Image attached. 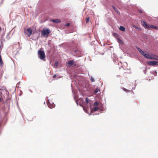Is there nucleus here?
Here are the masks:
<instances>
[{
	"label": "nucleus",
	"instance_id": "nucleus-1",
	"mask_svg": "<svg viewBox=\"0 0 158 158\" xmlns=\"http://www.w3.org/2000/svg\"><path fill=\"white\" fill-rule=\"evenodd\" d=\"M38 56L39 58L41 60H45V53L44 51L39 50L38 52Z\"/></svg>",
	"mask_w": 158,
	"mask_h": 158
},
{
	"label": "nucleus",
	"instance_id": "nucleus-2",
	"mask_svg": "<svg viewBox=\"0 0 158 158\" xmlns=\"http://www.w3.org/2000/svg\"><path fill=\"white\" fill-rule=\"evenodd\" d=\"M8 92L6 90H1L0 92V99L7 98Z\"/></svg>",
	"mask_w": 158,
	"mask_h": 158
},
{
	"label": "nucleus",
	"instance_id": "nucleus-3",
	"mask_svg": "<svg viewBox=\"0 0 158 158\" xmlns=\"http://www.w3.org/2000/svg\"><path fill=\"white\" fill-rule=\"evenodd\" d=\"M50 31L48 28L43 29L41 31V34L43 36H48Z\"/></svg>",
	"mask_w": 158,
	"mask_h": 158
},
{
	"label": "nucleus",
	"instance_id": "nucleus-4",
	"mask_svg": "<svg viewBox=\"0 0 158 158\" xmlns=\"http://www.w3.org/2000/svg\"><path fill=\"white\" fill-rule=\"evenodd\" d=\"M145 58L150 59H156L157 56L155 55L151 56L148 54H146L144 56Z\"/></svg>",
	"mask_w": 158,
	"mask_h": 158
},
{
	"label": "nucleus",
	"instance_id": "nucleus-5",
	"mask_svg": "<svg viewBox=\"0 0 158 158\" xmlns=\"http://www.w3.org/2000/svg\"><path fill=\"white\" fill-rule=\"evenodd\" d=\"M77 105H79L81 106H83L85 103L83 101V99H75Z\"/></svg>",
	"mask_w": 158,
	"mask_h": 158
},
{
	"label": "nucleus",
	"instance_id": "nucleus-6",
	"mask_svg": "<svg viewBox=\"0 0 158 158\" xmlns=\"http://www.w3.org/2000/svg\"><path fill=\"white\" fill-rule=\"evenodd\" d=\"M148 64L152 65H154L158 64V62L156 61H150L148 63Z\"/></svg>",
	"mask_w": 158,
	"mask_h": 158
},
{
	"label": "nucleus",
	"instance_id": "nucleus-7",
	"mask_svg": "<svg viewBox=\"0 0 158 158\" xmlns=\"http://www.w3.org/2000/svg\"><path fill=\"white\" fill-rule=\"evenodd\" d=\"M27 31L28 33H27V35H28V36H29L30 35H31V34L32 33V30L29 28L27 29Z\"/></svg>",
	"mask_w": 158,
	"mask_h": 158
},
{
	"label": "nucleus",
	"instance_id": "nucleus-8",
	"mask_svg": "<svg viewBox=\"0 0 158 158\" xmlns=\"http://www.w3.org/2000/svg\"><path fill=\"white\" fill-rule=\"evenodd\" d=\"M143 25L145 28L148 29H150V27L149 26L148 24L144 21H143Z\"/></svg>",
	"mask_w": 158,
	"mask_h": 158
},
{
	"label": "nucleus",
	"instance_id": "nucleus-9",
	"mask_svg": "<svg viewBox=\"0 0 158 158\" xmlns=\"http://www.w3.org/2000/svg\"><path fill=\"white\" fill-rule=\"evenodd\" d=\"M48 106L50 108H52L54 106V104L53 103L51 104L49 100L47 102Z\"/></svg>",
	"mask_w": 158,
	"mask_h": 158
},
{
	"label": "nucleus",
	"instance_id": "nucleus-10",
	"mask_svg": "<svg viewBox=\"0 0 158 158\" xmlns=\"http://www.w3.org/2000/svg\"><path fill=\"white\" fill-rule=\"evenodd\" d=\"M51 21L55 23H59L60 22V21L59 19H51Z\"/></svg>",
	"mask_w": 158,
	"mask_h": 158
},
{
	"label": "nucleus",
	"instance_id": "nucleus-11",
	"mask_svg": "<svg viewBox=\"0 0 158 158\" xmlns=\"http://www.w3.org/2000/svg\"><path fill=\"white\" fill-rule=\"evenodd\" d=\"M117 41L118 43L120 44H121L123 45V42L122 40L120 38H118L117 39Z\"/></svg>",
	"mask_w": 158,
	"mask_h": 158
},
{
	"label": "nucleus",
	"instance_id": "nucleus-12",
	"mask_svg": "<svg viewBox=\"0 0 158 158\" xmlns=\"http://www.w3.org/2000/svg\"><path fill=\"white\" fill-rule=\"evenodd\" d=\"M74 61L73 60H70L68 61V64L70 66L72 65L74 63Z\"/></svg>",
	"mask_w": 158,
	"mask_h": 158
},
{
	"label": "nucleus",
	"instance_id": "nucleus-13",
	"mask_svg": "<svg viewBox=\"0 0 158 158\" xmlns=\"http://www.w3.org/2000/svg\"><path fill=\"white\" fill-rule=\"evenodd\" d=\"M99 107L98 106H95L93 108L92 110L94 111H97Z\"/></svg>",
	"mask_w": 158,
	"mask_h": 158
},
{
	"label": "nucleus",
	"instance_id": "nucleus-14",
	"mask_svg": "<svg viewBox=\"0 0 158 158\" xmlns=\"http://www.w3.org/2000/svg\"><path fill=\"white\" fill-rule=\"evenodd\" d=\"M119 29L121 31H124L125 30V27L123 26H120L119 27Z\"/></svg>",
	"mask_w": 158,
	"mask_h": 158
},
{
	"label": "nucleus",
	"instance_id": "nucleus-15",
	"mask_svg": "<svg viewBox=\"0 0 158 158\" xmlns=\"http://www.w3.org/2000/svg\"><path fill=\"white\" fill-rule=\"evenodd\" d=\"M3 64V61L1 58V55H0V66H2Z\"/></svg>",
	"mask_w": 158,
	"mask_h": 158
},
{
	"label": "nucleus",
	"instance_id": "nucleus-16",
	"mask_svg": "<svg viewBox=\"0 0 158 158\" xmlns=\"http://www.w3.org/2000/svg\"><path fill=\"white\" fill-rule=\"evenodd\" d=\"M113 8L114 10L117 12V13H119V11H118V10H117V9L114 6H113Z\"/></svg>",
	"mask_w": 158,
	"mask_h": 158
},
{
	"label": "nucleus",
	"instance_id": "nucleus-17",
	"mask_svg": "<svg viewBox=\"0 0 158 158\" xmlns=\"http://www.w3.org/2000/svg\"><path fill=\"white\" fill-rule=\"evenodd\" d=\"M122 89H123V91H124L125 92H128L130 91V90L127 89H126L124 88H122Z\"/></svg>",
	"mask_w": 158,
	"mask_h": 158
},
{
	"label": "nucleus",
	"instance_id": "nucleus-18",
	"mask_svg": "<svg viewBox=\"0 0 158 158\" xmlns=\"http://www.w3.org/2000/svg\"><path fill=\"white\" fill-rule=\"evenodd\" d=\"M150 27H151V28L155 29H156L157 28V27L156 26L153 25H151Z\"/></svg>",
	"mask_w": 158,
	"mask_h": 158
},
{
	"label": "nucleus",
	"instance_id": "nucleus-19",
	"mask_svg": "<svg viewBox=\"0 0 158 158\" xmlns=\"http://www.w3.org/2000/svg\"><path fill=\"white\" fill-rule=\"evenodd\" d=\"M151 73H153V74L155 75V76H156L157 72L156 71H152V72H151Z\"/></svg>",
	"mask_w": 158,
	"mask_h": 158
},
{
	"label": "nucleus",
	"instance_id": "nucleus-20",
	"mask_svg": "<svg viewBox=\"0 0 158 158\" xmlns=\"http://www.w3.org/2000/svg\"><path fill=\"white\" fill-rule=\"evenodd\" d=\"M89 77L90 78V80L92 82H93L94 81V79L92 77Z\"/></svg>",
	"mask_w": 158,
	"mask_h": 158
},
{
	"label": "nucleus",
	"instance_id": "nucleus-21",
	"mask_svg": "<svg viewBox=\"0 0 158 158\" xmlns=\"http://www.w3.org/2000/svg\"><path fill=\"white\" fill-rule=\"evenodd\" d=\"M98 103L97 102H95L94 103V106H98Z\"/></svg>",
	"mask_w": 158,
	"mask_h": 158
},
{
	"label": "nucleus",
	"instance_id": "nucleus-22",
	"mask_svg": "<svg viewBox=\"0 0 158 158\" xmlns=\"http://www.w3.org/2000/svg\"><path fill=\"white\" fill-rule=\"evenodd\" d=\"M58 65V63L57 62H56L54 66L55 67H57Z\"/></svg>",
	"mask_w": 158,
	"mask_h": 158
},
{
	"label": "nucleus",
	"instance_id": "nucleus-23",
	"mask_svg": "<svg viewBox=\"0 0 158 158\" xmlns=\"http://www.w3.org/2000/svg\"><path fill=\"white\" fill-rule=\"evenodd\" d=\"M99 89L97 88L94 91V93H97L98 92Z\"/></svg>",
	"mask_w": 158,
	"mask_h": 158
},
{
	"label": "nucleus",
	"instance_id": "nucleus-24",
	"mask_svg": "<svg viewBox=\"0 0 158 158\" xmlns=\"http://www.w3.org/2000/svg\"><path fill=\"white\" fill-rule=\"evenodd\" d=\"M89 17H88L87 19H86V23H88L89 21Z\"/></svg>",
	"mask_w": 158,
	"mask_h": 158
},
{
	"label": "nucleus",
	"instance_id": "nucleus-25",
	"mask_svg": "<svg viewBox=\"0 0 158 158\" xmlns=\"http://www.w3.org/2000/svg\"><path fill=\"white\" fill-rule=\"evenodd\" d=\"M136 29H137L139 30H140L141 29V28L139 27H137V26H134V27Z\"/></svg>",
	"mask_w": 158,
	"mask_h": 158
},
{
	"label": "nucleus",
	"instance_id": "nucleus-26",
	"mask_svg": "<svg viewBox=\"0 0 158 158\" xmlns=\"http://www.w3.org/2000/svg\"><path fill=\"white\" fill-rule=\"evenodd\" d=\"M70 25V23H68L67 24H66L64 25L65 26H69Z\"/></svg>",
	"mask_w": 158,
	"mask_h": 158
},
{
	"label": "nucleus",
	"instance_id": "nucleus-27",
	"mask_svg": "<svg viewBox=\"0 0 158 158\" xmlns=\"http://www.w3.org/2000/svg\"><path fill=\"white\" fill-rule=\"evenodd\" d=\"M136 48L137 49V50L140 52V51L141 50V49L140 48H139V47H136Z\"/></svg>",
	"mask_w": 158,
	"mask_h": 158
},
{
	"label": "nucleus",
	"instance_id": "nucleus-28",
	"mask_svg": "<svg viewBox=\"0 0 158 158\" xmlns=\"http://www.w3.org/2000/svg\"><path fill=\"white\" fill-rule=\"evenodd\" d=\"M146 54V53L144 52H143L142 53V54L143 56H144L145 55V54Z\"/></svg>",
	"mask_w": 158,
	"mask_h": 158
},
{
	"label": "nucleus",
	"instance_id": "nucleus-29",
	"mask_svg": "<svg viewBox=\"0 0 158 158\" xmlns=\"http://www.w3.org/2000/svg\"><path fill=\"white\" fill-rule=\"evenodd\" d=\"M86 103H88L89 102V99H85Z\"/></svg>",
	"mask_w": 158,
	"mask_h": 158
},
{
	"label": "nucleus",
	"instance_id": "nucleus-30",
	"mask_svg": "<svg viewBox=\"0 0 158 158\" xmlns=\"http://www.w3.org/2000/svg\"><path fill=\"white\" fill-rule=\"evenodd\" d=\"M144 51H143L142 50H141L140 51V52L142 54V53Z\"/></svg>",
	"mask_w": 158,
	"mask_h": 158
},
{
	"label": "nucleus",
	"instance_id": "nucleus-31",
	"mask_svg": "<svg viewBox=\"0 0 158 158\" xmlns=\"http://www.w3.org/2000/svg\"><path fill=\"white\" fill-rule=\"evenodd\" d=\"M139 13H142V11L141 10H139Z\"/></svg>",
	"mask_w": 158,
	"mask_h": 158
},
{
	"label": "nucleus",
	"instance_id": "nucleus-32",
	"mask_svg": "<svg viewBox=\"0 0 158 158\" xmlns=\"http://www.w3.org/2000/svg\"><path fill=\"white\" fill-rule=\"evenodd\" d=\"M56 77V75L55 74L53 76V78H55Z\"/></svg>",
	"mask_w": 158,
	"mask_h": 158
},
{
	"label": "nucleus",
	"instance_id": "nucleus-33",
	"mask_svg": "<svg viewBox=\"0 0 158 158\" xmlns=\"http://www.w3.org/2000/svg\"><path fill=\"white\" fill-rule=\"evenodd\" d=\"M143 72L145 74H146V72H145V70H144Z\"/></svg>",
	"mask_w": 158,
	"mask_h": 158
},
{
	"label": "nucleus",
	"instance_id": "nucleus-34",
	"mask_svg": "<svg viewBox=\"0 0 158 158\" xmlns=\"http://www.w3.org/2000/svg\"><path fill=\"white\" fill-rule=\"evenodd\" d=\"M79 99H81V98H79Z\"/></svg>",
	"mask_w": 158,
	"mask_h": 158
},
{
	"label": "nucleus",
	"instance_id": "nucleus-35",
	"mask_svg": "<svg viewBox=\"0 0 158 158\" xmlns=\"http://www.w3.org/2000/svg\"><path fill=\"white\" fill-rule=\"evenodd\" d=\"M85 99H88L87 98H86Z\"/></svg>",
	"mask_w": 158,
	"mask_h": 158
}]
</instances>
